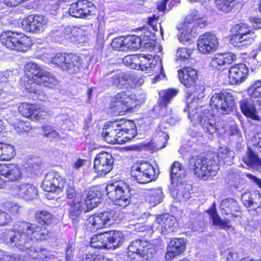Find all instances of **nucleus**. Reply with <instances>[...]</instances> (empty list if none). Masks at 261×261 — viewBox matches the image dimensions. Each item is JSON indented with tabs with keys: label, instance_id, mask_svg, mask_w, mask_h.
<instances>
[{
	"label": "nucleus",
	"instance_id": "nucleus-1",
	"mask_svg": "<svg viewBox=\"0 0 261 261\" xmlns=\"http://www.w3.org/2000/svg\"><path fill=\"white\" fill-rule=\"evenodd\" d=\"M219 158L223 159L228 158L231 159L234 158V153L232 151L225 149L224 152H221L219 150L218 154H211L205 156H193L189 160V169L194 171L196 176L206 180L210 176L216 175L219 169Z\"/></svg>",
	"mask_w": 261,
	"mask_h": 261
},
{
	"label": "nucleus",
	"instance_id": "nucleus-2",
	"mask_svg": "<svg viewBox=\"0 0 261 261\" xmlns=\"http://www.w3.org/2000/svg\"><path fill=\"white\" fill-rule=\"evenodd\" d=\"M196 101L188 104L189 118L195 124H201L208 138L212 139L218 130L215 115L212 110L205 108H195Z\"/></svg>",
	"mask_w": 261,
	"mask_h": 261
},
{
	"label": "nucleus",
	"instance_id": "nucleus-3",
	"mask_svg": "<svg viewBox=\"0 0 261 261\" xmlns=\"http://www.w3.org/2000/svg\"><path fill=\"white\" fill-rule=\"evenodd\" d=\"M144 101L143 97L129 90L120 92L111 100L110 108L115 115L123 114Z\"/></svg>",
	"mask_w": 261,
	"mask_h": 261
},
{
	"label": "nucleus",
	"instance_id": "nucleus-4",
	"mask_svg": "<svg viewBox=\"0 0 261 261\" xmlns=\"http://www.w3.org/2000/svg\"><path fill=\"white\" fill-rule=\"evenodd\" d=\"M129 185L123 180H118L109 184L106 187L108 197L114 204L123 208L127 206L131 201V193Z\"/></svg>",
	"mask_w": 261,
	"mask_h": 261
},
{
	"label": "nucleus",
	"instance_id": "nucleus-5",
	"mask_svg": "<svg viewBox=\"0 0 261 261\" xmlns=\"http://www.w3.org/2000/svg\"><path fill=\"white\" fill-rule=\"evenodd\" d=\"M123 241V235L121 231L112 230L93 236L90 245L95 248L115 249Z\"/></svg>",
	"mask_w": 261,
	"mask_h": 261
},
{
	"label": "nucleus",
	"instance_id": "nucleus-6",
	"mask_svg": "<svg viewBox=\"0 0 261 261\" xmlns=\"http://www.w3.org/2000/svg\"><path fill=\"white\" fill-rule=\"evenodd\" d=\"M231 33L230 43L238 47H246L251 44L256 38L252 28L246 23L234 24L231 29Z\"/></svg>",
	"mask_w": 261,
	"mask_h": 261
},
{
	"label": "nucleus",
	"instance_id": "nucleus-7",
	"mask_svg": "<svg viewBox=\"0 0 261 261\" xmlns=\"http://www.w3.org/2000/svg\"><path fill=\"white\" fill-rule=\"evenodd\" d=\"M205 22V20L198 15L197 11L192 12L185 19V23L178 35L179 41L183 43L190 41L196 36L197 28H203Z\"/></svg>",
	"mask_w": 261,
	"mask_h": 261
},
{
	"label": "nucleus",
	"instance_id": "nucleus-8",
	"mask_svg": "<svg viewBox=\"0 0 261 261\" xmlns=\"http://www.w3.org/2000/svg\"><path fill=\"white\" fill-rule=\"evenodd\" d=\"M1 43L7 48L24 52L31 45V39L22 33L4 31L0 36Z\"/></svg>",
	"mask_w": 261,
	"mask_h": 261
},
{
	"label": "nucleus",
	"instance_id": "nucleus-9",
	"mask_svg": "<svg viewBox=\"0 0 261 261\" xmlns=\"http://www.w3.org/2000/svg\"><path fill=\"white\" fill-rule=\"evenodd\" d=\"M19 231L22 238L30 242L31 241H42L47 239L49 232L45 227L26 221L18 222Z\"/></svg>",
	"mask_w": 261,
	"mask_h": 261
},
{
	"label": "nucleus",
	"instance_id": "nucleus-10",
	"mask_svg": "<svg viewBox=\"0 0 261 261\" xmlns=\"http://www.w3.org/2000/svg\"><path fill=\"white\" fill-rule=\"evenodd\" d=\"M116 212L114 211H105L96 213L87 220L86 226L90 231L108 227L117 220Z\"/></svg>",
	"mask_w": 261,
	"mask_h": 261
},
{
	"label": "nucleus",
	"instance_id": "nucleus-11",
	"mask_svg": "<svg viewBox=\"0 0 261 261\" xmlns=\"http://www.w3.org/2000/svg\"><path fill=\"white\" fill-rule=\"evenodd\" d=\"M127 249L128 255L133 256V258L135 259V261H142L139 259L140 257L145 260L151 259L155 253L153 244L140 240L132 242L128 246Z\"/></svg>",
	"mask_w": 261,
	"mask_h": 261
},
{
	"label": "nucleus",
	"instance_id": "nucleus-12",
	"mask_svg": "<svg viewBox=\"0 0 261 261\" xmlns=\"http://www.w3.org/2000/svg\"><path fill=\"white\" fill-rule=\"evenodd\" d=\"M234 100L231 94L225 91L214 92L210 100V105L219 113L225 115L232 111Z\"/></svg>",
	"mask_w": 261,
	"mask_h": 261
},
{
	"label": "nucleus",
	"instance_id": "nucleus-13",
	"mask_svg": "<svg viewBox=\"0 0 261 261\" xmlns=\"http://www.w3.org/2000/svg\"><path fill=\"white\" fill-rule=\"evenodd\" d=\"M68 199H72L70 204L69 216L74 224H77L79 217L86 205L82 203L83 192L75 190L73 186H68L66 190Z\"/></svg>",
	"mask_w": 261,
	"mask_h": 261
},
{
	"label": "nucleus",
	"instance_id": "nucleus-14",
	"mask_svg": "<svg viewBox=\"0 0 261 261\" xmlns=\"http://www.w3.org/2000/svg\"><path fill=\"white\" fill-rule=\"evenodd\" d=\"M79 57L75 55L58 53L46 62L54 64L69 74H73L79 70Z\"/></svg>",
	"mask_w": 261,
	"mask_h": 261
},
{
	"label": "nucleus",
	"instance_id": "nucleus-15",
	"mask_svg": "<svg viewBox=\"0 0 261 261\" xmlns=\"http://www.w3.org/2000/svg\"><path fill=\"white\" fill-rule=\"evenodd\" d=\"M122 122L119 121L112 122L107 127L103 129L101 136L106 142L110 144H119L123 141L121 138L122 136L127 134L129 131L133 133L135 132L133 129L126 128Z\"/></svg>",
	"mask_w": 261,
	"mask_h": 261
},
{
	"label": "nucleus",
	"instance_id": "nucleus-16",
	"mask_svg": "<svg viewBox=\"0 0 261 261\" xmlns=\"http://www.w3.org/2000/svg\"><path fill=\"white\" fill-rule=\"evenodd\" d=\"M156 174L155 168L147 162L136 163L132 167L131 176L139 184L154 180Z\"/></svg>",
	"mask_w": 261,
	"mask_h": 261
},
{
	"label": "nucleus",
	"instance_id": "nucleus-17",
	"mask_svg": "<svg viewBox=\"0 0 261 261\" xmlns=\"http://www.w3.org/2000/svg\"><path fill=\"white\" fill-rule=\"evenodd\" d=\"M178 77L180 83L187 89L189 94L203 91L202 86L197 84V71L191 67H185L178 71Z\"/></svg>",
	"mask_w": 261,
	"mask_h": 261
},
{
	"label": "nucleus",
	"instance_id": "nucleus-18",
	"mask_svg": "<svg viewBox=\"0 0 261 261\" xmlns=\"http://www.w3.org/2000/svg\"><path fill=\"white\" fill-rule=\"evenodd\" d=\"M14 79L13 71H0V105H4L12 99L13 95L11 93L13 92V87L11 83ZM2 108H5L6 107L2 106Z\"/></svg>",
	"mask_w": 261,
	"mask_h": 261
},
{
	"label": "nucleus",
	"instance_id": "nucleus-19",
	"mask_svg": "<svg viewBox=\"0 0 261 261\" xmlns=\"http://www.w3.org/2000/svg\"><path fill=\"white\" fill-rule=\"evenodd\" d=\"M96 10V7L92 2L81 0L70 5L69 13L75 18L88 19L95 14Z\"/></svg>",
	"mask_w": 261,
	"mask_h": 261
},
{
	"label": "nucleus",
	"instance_id": "nucleus-20",
	"mask_svg": "<svg viewBox=\"0 0 261 261\" xmlns=\"http://www.w3.org/2000/svg\"><path fill=\"white\" fill-rule=\"evenodd\" d=\"M10 193L25 200L35 199L38 195V190L34 185L27 182L12 183L10 186Z\"/></svg>",
	"mask_w": 261,
	"mask_h": 261
},
{
	"label": "nucleus",
	"instance_id": "nucleus-21",
	"mask_svg": "<svg viewBox=\"0 0 261 261\" xmlns=\"http://www.w3.org/2000/svg\"><path fill=\"white\" fill-rule=\"evenodd\" d=\"M22 241L24 242L21 243L18 250L26 255L39 261H47L49 259L50 252L45 248L32 246L30 242L25 238Z\"/></svg>",
	"mask_w": 261,
	"mask_h": 261
},
{
	"label": "nucleus",
	"instance_id": "nucleus-22",
	"mask_svg": "<svg viewBox=\"0 0 261 261\" xmlns=\"http://www.w3.org/2000/svg\"><path fill=\"white\" fill-rule=\"evenodd\" d=\"M48 20L44 16L31 15L22 21V28L28 32L39 33L47 28Z\"/></svg>",
	"mask_w": 261,
	"mask_h": 261
},
{
	"label": "nucleus",
	"instance_id": "nucleus-23",
	"mask_svg": "<svg viewBox=\"0 0 261 261\" xmlns=\"http://www.w3.org/2000/svg\"><path fill=\"white\" fill-rule=\"evenodd\" d=\"M218 44V39L216 36L210 32L200 36L197 41L198 49L204 54H207L215 51Z\"/></svg>",
	"mask_w": 261,
	"mask_h": 261
},
{
	"label": "nucleus",
	"instance_id": "nucleus-24",
	"mask_svg": "<svg viewBox=\"0 0 261 261\" xmlns=\"http://www.w3.org/2000/svg\"><path fill=\"white\" fill-rule=\"evenodd\" d=\"M114 159L112 155L107 152H101L95 158L94 168L98 174H106L112 169Z\"/></svg>",
	"mask_w": 261,
	"mask_h": 261
},
{
	"label": "nucleus",
	"instance_id": "nucleus-25",
	"mask_svg": "<svg viewBox=\"0 0 261 261\" xmlns=\"http://www.w3.org/2000/svg\"><path fill=\"white\" fill-rule=\"evenodd\" d=\"M64 181L59 174L56 172H50L46 174L42 184L43 190L49 192L61 191Z\"/></svg>",
	"mask_w": 261,
	"mask_h": 261
},
{
	"label": "nucleus",
	"instance_id": "nucleus-26",
	"mask_svg": "<svg viewBox=\"0 0 261 261\" xmlns=\"http://www.w3.org/2000/svg\"><path fill=\"white\" fill-rule=\"evenodd\" d=\"M17 226V228H15L17 230L1 229L0 243L9 244L12 247H15L18 249L21 243L24 241H22L23 238H22V234L19 231V226Z\"/></svg>",
	"mask_w": 261,
	"mask_h": 261
},
{
	"label": "nucleus",
	"instance_id": "nucleus-27",
	"mask_svg": "<svg viewBox=\"0 0 261 261\" xmlns=\"http://www.w3.org/2000/svg\"><path fill=\"white\" fill-rule=\"evenodd\" d=\"M186 241L184 239L174 238L171 240L166 248L165 259L170 261L182 253L186 248Z\"/></svg>",
	"mask_w": 261,
	"mask_h": 261
},
{
	"label": "nucleus",
	"instance_id": "nucleus-28",
	"mask_svg": "<svg viewBox=\"0 0 261 261\" xmlns=\"http://www.w3.org/2000/svg\"><path fill=\"white\" fill-rule=\"evenodd\" d=\"M248 68L245 64H236L229 68V79L232 84H240L247 77Z\"/></svg>",
	"mask_w": 261,
	"mask_h": 261
},
{
	"label": "nucleus",
	"instance_id": "nucleus-29",
	"mask_svg": "<svg viewBox=\"0 0 261 261\" xmlns=\"http://www.w3.org/2000/svg\"><path fill=\"white\" fill-rule=\"evenodd\" d=\"M242 201L245 206L250 208L257 214H261V194L259 192L243 193Z\"/></svg>",
	"mask_w": 261,
	"mask_h": 261
},
{
	"label": "nucleus",
	"instance_id": "nucleus-30",
	"mask_svg": "<svg viewBox=\"0 0 261 261\" xmlns=\"http://www.w3.org/2000/svg\"><path fill=\"white\" fill-rule=\"evenodd\" d=\"M101 196V192L98 190L97 188L95 187L89 188L87 192L86 197L83 192L82 203L86 205L84 210H82V213L89 212L96 206V203L99 202V201H96V199H99Z\"/></svg>",
	"mask_w": 261,
	"mask_h": 261
},
{
	"label": "nucleus",
	"instance_id": "nucleus-31",
	"mask_svg": "<svg viewBox=\"0 0 261 261\" xmlns=\"http://www.w3.org/2000/svg\"><path fill=\"white\" fill-rule=\"evenodd\" d=\"M0 175L9 181H16L22 178L21 170L17 164H0Z\"/></svg>",
	"mask_w": 261,
	"mask_h": 261
},
{
	"label": "nucleus",
	"instance_id": "nucleus-32",
	"mask_svg": "<svg viewBox=\"0 0 261 261\" xmlns=\"http://www.w3.org/2000/svg\"><path fill=\"white\" fill-rule=\"evenodd\" d=\"M236 58V55L232 53L216 54L212 58L210 65L214 68L221 69L235 61Z\"/></svg>",
	"mask_w": 261,
	"mask_h": 261
},
{
	"label": "nucleus",
	"instance_id": "nucleus-33",
	"mask_svg": "<svg viewBox=\"0 0 261 261\" xmlns=\"http://www.w3.org/2000/svg\"><path fill=\"white\" fill-rule=\"evenodd\" d=\"M253 99H243L240 102L241 110L244 115L254 120H259Z\"/></svg>",
	"mask_w": 261,
	"mask_h": 261
},
{
	"label": "nucleus",
	"instance_id": "nucleus-34",
	"mask_svg": "<svg viewBox=\"0 0 261 261\" xmlns=\"http://www.w3.org/2000/svg\"><path fill=\"white\" fill-rule=\"evenodd\" d=\"M178 92V90L175 89H168L160 92L159 95L161 98L159 105L161 107L160 114L162 116L166 117L167 116L164 114L166 108L172 98L177 95Z\"/></svg>",
	"mask_w": 261,
	"mask_h": 261
},
{
	"label": "nucleus",
	"instance_id": "nucleus-35",
	"mask_svg": "<svg viewBox=\"0 0 261 261\" xmlns=\"http://www.w3.org/2000/svg\"><path fill=\"white\" fill-rule=\"evenodd\" d=\"M112 85L116 86L117 88L121 89L127 88L132 85V80L130 75L126 73L117 71L111 77Z\"/></svg>",
	"mask_w": 261,
	"mask_h": 261
},
{
	"label": "nucleus",
	"instance_id": "nucleus-36",
	"mask_svg": "<svg viewBox=\"0 0 261 261\" xmlns=\"http://www.w3.org/2000/svg\"><path fill=\"white\" fill-rule=\"evenodd\" d=\"M140 59L141 66H143L142 70H143L144 68L147 70H152L153 71H157L159 69L161 70H163L161 62L160 61L159 62L152 55H140Z\"/></svg>",
	"mask_w": 261,
	"mask_h": 261
},
{
	"label": "nucleus",
	"instance_id": "nucleus-37",
	"mask_svg": "<svg viewBox=\"0 0 261 261\" xmlns=\"http://www.w3.org/2000/svg\"><path fill=\"white\" fill-rule=\"evenodd\" d=\"M243 161L247 166L256 171H261V159L251 148H248L246 155L243 157Z\"/></svg>",
	"mask_w": 261,
	"mask_h": 261
},
{
	"label": "nucleus",
	"instance_id": "nucleus-38",
	"mask_svg": "<svg viewBox=\"0 0 261 261\" xmlns=\"http://www.w3.org/2000/svg\"><path fill=\"white\" fill-rule=\"evenodd\" d=\"M164 198L162 189L159 187L149 190L146 194L145 200L150 206H155L162 202Z\"/></svg>",
	"mask_w": 261,
	"mask_h": 261
},
{
	"label": "nucleus",
	"instance_id": "nucleus-39",
	"mask_svg": "<svg viewBox=\"0 0 261 261\" xmlns=\"http://www.w3.org/2000/svg\"><path fill=\"white\" fill-rule=\"evenodd\" d=\"M36 83L46 87L53 88L58 84L59 81L51 73L44 70L42 71L40 77L36 79Z\"/></svg>",
	"mask_w": 261,
	"mask_h": 261
},
{
	"label": "nucleus",
	"instance_id": "nucleus-40",
	"mask_svg": "<svg viewBox=\"0 0 261 261\" xmlns=\"http://www.w3.org/2000/svg\"><path fill=\"white\" fill-rule=\"evenodd\" d=\"M186 176V171L178 162L173 163L171 167L170 178L172 183L177 184Z\"/></svg>",
	"mask_w": 261,
	"mask_h": 261
},
{
	"label": "nucleus",
	"instance_id": "nucleus-41",
	"mask_svg": "<svg viewBox=\"0 0 261 261\" xmlns=\"http://www.w3.org/2000/svg\"><path fill=\"white\" fill-rule=\"evenodd\" d=\"M214 225L219 226L221 228L227 230L231 228L229 219H222L217 213L216 208H211L208 211Z\"/></svg>",
	"mask_w": 261,
	"mask_h": 261
},
{
	"label": "nucleus",
	"instance_id": "nucleus-42",
	"mask_svg": "<svg viewBox=\"0 0 261 261\" xmlns=\"http://www.w3.org/2000/svg\"><path fill=\"white\" fill-rule=\"evenodd\" d=\"M73 27H66L62 28L61 32H52L50 36L55 38L56 41H62L65 39L71 43L72 36L73 35Z\"/></svg>",
	"mask_w": 261,
	"mask_h": 261
},
{
	"label": "nucleus",
	"instance_id": "nucleus-43",
	"mask_svg": "<svg viewBox=\"0 0 261 261\" xmlns=\"http://www.w3.org/2000/svg\"><path fill=\"white\" fill-rule=\"evenodd\" d=\"M220 208L226 215L238 211L239 207L236 200L232 198H227L221 201Z\"/></svg>",
	"mask_w": 261,
	"mask_h": 261
},
{
	"label": "nucleus",
	"instance_id": "nucleus-44",
	"mask_svg": "<svg viewBox=\"0 0 261 261\" xmlns=\"http://www.w3.org/2000/svg\"><path fill=\"white\" fill-rule=\"evenodd\" d=\"M248 93L251 99L256 101L258 105L261 107V80L256 81L248 89Z\"/></svg>",
	"mask_w": 261,
	"mask_h": 261
},
{
	"label": "nucleus",
	"instance_id": "nucleus-45",
	"mask_svg": "<svg viewBox=\"0 0 261 261\" xmlns=\"http://www.w3.org/2000/svg\"><path fill=\"white\" fill-rule=\"evenodd\" d=\"M15 155L13 146L0 143V160H10Z\"/></svg>",
	"mask_w": 261,
	"mask_h": 261
},
{
	"label": "nucleus",
	"instance_id": "nucleus-46",
	"mask_svg": "<svg viewBox=\"0 0 261 261\" xmlns=\"http://www.w3.org/2000/svg\"><path fill=\"white\" fill-rule=\"evenodd\" d=\"M238 4L237 0H216L217 9L223 12H231Z\"/></svg>",
	"mask_w": 261,
	"mask_h": 261
},
{
	"label": "nucleus",
	"instance_id": "nucleus-47",
	"mask_svg": "<svg viewBox=\"0 0 261 261\" xmlns=\"http://www.w3.org/2000/svg\"><path fill=\"white\" fill-rule=\"evenodd\" d=\"M35 218L38 223L48 225L52 223L54 216L48 211H40L36 213Z\"/></svg>",
	"mask_w": 261,
	"mask_h": 261
},
{
	"label": "nucleus",
	"instance_id": "nucleus-48",
	"mask_svg": "<svg viewBox=\"0 0 261 261\" xmlns=\"http://www.w3.org/2000/svg\"><path fill=\"white\" fill-rule=\"evenodd\" d=\"M44 69L41 68L38 65L35 63L29 62L25 65V71L29 76H32L34 82L36 83V79L39 77Z\"/></svg>",
	"mask_w": 261,
	"mask_h": 261
},
{
	"label": "nucleus",
	"instance_id": "nucleus-49",
	"mask_svg": "<svg viewBox=\"0 0 261 261\" xmlns=\"http://www.w3.org/2000/svg\"><path fill=\"white\" fill-rule=\"evenodd\" d=\"M125 47L132 50H138L141 47V39L137 36H128L125 38Z\"/></svg>",
	"mask_w": 261,
	"mask_h": 261
},
{
	"label": "nucleus",
	"instance_id": "nucleus-50",
	"mask_svg": "<svg viewBox=\"0 0 261 261\" xmlns=\"http://www.w3.org/2000/svg\"><path fill=\"white\" fill-rule=\"evenodd\" d=\"M162 217L163 219V225L165 231L169 230L173 231L177 225L175 218L168 215H162Z\"/></svg>",
	"mask_w": 261,
	"mask_h": 261
},
{
	"label": "nucleus",
	"instance_id": "nucleus-51",
	"mask_svg": "<svg viewBox=\"0 0 261 261\" xmlns=\"http://www.w3.org/2000/svg\"><path fill=\"white\" fill-rule=\"evenodd\" d=\"M35 105L28 103H21L18 107V111L20 114L25 117L32 118Z\"/></svg>",
	"mask_w": 261,
	"mask_h": 261
},
{
	"label": "nucleus",
	"instance_id": "nucleus-52",
	"mask_svg": "<svg viewBox=\"0 0 261 261\" xmlns=\"http://www.w3.org/2000/svg\"><path fill=\"white\" fill-rule=\"evenodd\" d=\"M41 129L43 132L44 136L50 141L58 139L60 137L59 133L51 126H43Z\"/></svg>",
	"mask_w": 261,
	"mask_h": 261
},
{
	"label": "nucleus",
	"instance_id": "nucleus-53",
	"mask_svg": "<svg viewBox=\"0 0 261 261\" xmlns=\"http://www.w3.org/2000/svg\"><path fill=\"white\" fill-rule=\"evenodd\" d=\"M86 36L84 34L83 30L80 28L73 27V35L71 43L76 44L84 42Z\"/></svg>",
	"mask_w": 261,
	"mask_h": 261
},
{
	"label": "nucleus",
	"instance_id": "nucleus-54",
	"mask_svg": "<svg viewBox=\"0 0 261 261\" xmlns=\"http://www.w3.org/2000/svg\"><path fill=\"white\" fill-rule=\"evenodd\" d=\"M164 129H165V127H164L162 124L160 125L156 129V133L159 135V137L161 141L163 143V145H160L159 143L156 144L155 146L157 149H160L164 147L165 146V143L167 141L169 138L168 134L164 130Z\"/></svg>",
	"mask_w": 261,
	"mask_h": 261
},
{
	"label": "nucleus",
	"instance_id": "nucleus-55",
	"mask_svg": "<svg viewBox=\"0 0 261 261\" xmlns=\"http://www.w3.org/2000/svg\"><path fill=\"white\" fill-rule=\"evenodd\" d=\"M48 116V114L46 111L35 106L31 119L39 121L47 118Z\"/></svg>",
	"mask_w": 261,
	"mask_h": 261
},
{
	"label": "nucleus",
	"instance_id": "nucleus-56",
	"mask_svg": "<svg viewBox=\"0 0 261 261\" xmlns=\"http://www.w3.org/2000/svg\"><path fill=\"white\" fill-rule=\"evenodd\" d=\"M162 218V215L156 217L155 220L152 224L151 228L153 231H156L159 233L163 234L165 230L163 225V219Z\"/></svg>",
	"mask_w": 261,
	"mask_h": 261
},
{
	"label": "nucleus",
	"instance_id": "nucleus-57",
	"mask_svg": "<svg viewBox=\"0 0 261 261\" xmlns=\"http://www.w3.org/2000/svg\"><path fill=\"white\" fill-rule=\"evenodd\" d=\"M192 53V51L186 47L179 48L176 52V57L178 59H188Z\"/></svg>",
	"mask_w": 261,
	"mask_h": 261
},
{
	"label": "nucleus",
	"instance_id": "nucleus-58",
	"mask_svg": "<svg viewBox=\"0 0 261 261\" xmlns=\"http://www.w3.org/2000/svg\"><path fill=\"white\" fill-rule=\"evenodd\" d=\"M112 47L116 50H123L125 46V38L119 37L114 38L112 43Z\"/></svg>",
	"mask_w": 261,
	"mask_h": 261
},
{
	"label": "nucleus",
	"instance_id": "nucleus-59",
	"mask_svg": "<svg viewBox=\"0 0 261 261\" xmlns=\"http://www.w3.org/2000/svg\"><path fill=\"white\" fill-rule=\"evenodd\" d=\"M30 92L34 94L33 99H38L41 101L46 100L48 97L45 93L40 89H38L36 88H33L31 87L30 89Z\"/></svg>",
	"mask_w": 261,
	"mask_h": 261
},
{
	"label": "nucleus",
	"instance_id": "nucleus-60",
	"mask_svg": "<svg viewBox=\"0 0 261 261\" xmlns=\"http://www.w3.org/2000/svg\"><path fill=\"white\" fill-rule=\"evenodd\" d=\"M224 253L227 261H240L241 260L238 253L233 250H227Z\"/></svg>",
	"mask_w": 261,
	"mask_h": 261
},
{
	"label": "nucleus",
	"instance_id": "nucleus-61",
	"mask_svg": "<svg viewBox=\"0 0 261 261\" xmlns=\"http://www.w3.org/2000/svg\"><path fill=\"white\" fill-rule=\"evenodd\" d=\"M23 2V0H3V2H0V10L4 9L5 6H16Z\"/></svg>",
	"mask_w": 261,
	"mask_h": 261
},
{
	"label": "nucleus",
	"instance_id": "nucleus-62",
	"mask_svg": "<svg viewBox=\"0 0 261 261\" xmlns=\"http://www.w3.org/2000/svg\"><path fill=\"white\" fill-rule=\"evenodd\" d=\"M103 259L102 255L95 253H89L86 254L84 261H101Z\"/></svg>",
	"mask_w": 261,
	"mask_h": 261
},
{
	"label": "nucleus",
	"instance_id": "nucleus-63",
	"mask_svg": "<svg viewBox=\"0 0 261 261\" xmlns=\"http://www.w3.org/2000/svg\"><path fill=\"white\" fill-rule=\"evenodd\" d=\"M11 221V218L10 216L0 210V225H5L10 223Z\"/></svg>",
	"mask_w": 261,
	"mask_h": 261
},
{
	"label": "nucleus",
	"instance_id": "nucleus-64",
	"mask_svg": "<svg viewBox=\"0 0 261 261\" xmlns=\"http://www.w3.org/2000/svg\"><path fill=\"white\" fill-rule=\"evenodd\" d=\"M8 211L12 215L19 214L20 206L14 202L8 203L7 205Z\"/></svg>",
	"mask_w": 261,
	"mask_h": 261
}]
</instances>
